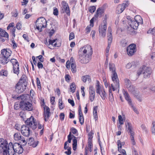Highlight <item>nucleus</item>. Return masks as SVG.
<instances>
[{"label":"nucleus","instance_id":"1","mask_svg":"<svg viewBox=\"0 0 155 155\" xmlns=\"http://www.w3.org/2000/svg\"><path fill=\"white\" fill-rule=\"evenodd\" d=\"M93 53L91 47L89 45H87L79 49L78 54L79 60L82 63H87L91 59Z\"/></svg>","mask_w":155,"mask_h":155},{"label":"nucleus","instance_id":"2","mask_svg":"<svg viewBox=\"0 0 155 155\" xmlns=\"http://www.w3.org/2000/svg\"><path fill=\"white\" fill-rule=\"evenodd\" d=\"M25 75H23L15 86V91L18 93H22L25 90L27 85V82Z\"/></svg>","mask_w":155,"mask_h":155},{"label":"nucleus","instance_id":"3","mask_svg":"<svg viewBox=\"0 0 155 155\" xmlns=\"http://www.w3.org/2000/svg\"><path fill=\"white\" fill-rule=\"evenodd\" d=\"M20 98L22 100L20 102V108L24 110L28 111H31L33 110V106L31 103L26 101V97L24 95H21Z\"/></svg>","mask_w":155,"mask_h":155},{"label":"nucleus","instance_id":"4","mask_svg":"<svg viewBox=\"0 0 155 155\" xmlns=\"http://www.w3.org/2000/svg\"><path fill=\"white\" fill-rule=\"evenodd\" d=\"M1 61L3 64H6L10 60L9 57L11 56L12 51L8 49H3L1 51Z\"/></svg>","mask_w":155,"mask_h":155},{"label":"nucleus","instance_id":"5","mask_svg":"<svg viewBox=\"0 0 155 155\" xmlns=\"http://www.w3.org/2000/svg\"><path fill=\"white\" fill-rule=\"evenodd\" d=\"M152 73L151 69L150 68L143 66L140 68L137 71V74L139 76L142 73L145 78H149Z\"/></svg>","mask_w":155,"mask_h":155},{"label":"nucleus","instance_id":"6","mask_svg":"<svg viewBox=\"0 0 155 155\" xmlns=\"http://www.w3.org/2000/svg\"><path fill=\"white\" fill-rule=\"evenodd\" d=\"M112 80L114 83L111 84V87L113 91L119 88V82L117 73H112L111 75Z\"/></svg>","mask_w":155,"mask_h":155},{"label":"nucleus","instance_id":"7","mask_svg":"<svg viewBox=\"0 0 155 155\" xmlns=\"http://www.w3.org/2000/svg\"><path fill=\"white\" fill-rule=\"evenodd\" d=\"M36 28L39 31H41L42 28H45L47 26V21L43 17L38 18L36 21Z\"/></svg>","mask_w":155,"mask_h":155},{"label":"nucleus","instance_id":"8","mask_svg":"<svg viewBox=\"0 0 155 155\" xmlns=\"http://www.w3.org/2000/svg\"><path fill=\"white\" fill-rule=\"evenodd\" d=\"M126 126L127 130L129 131V132L130 133V137L131 143L133 145H134L135 144L136 142L134 139V133L133 130V127L131 124L127 122V123H126Z\"/></svg>","mask_w":155,"mask_h":155},{"label":"nucleus","instance_id":"9","mask_svg":"<svg viewBox=\"0 0 155 155\" xmlns=\"http://www.w3.org/2000/svg\"><path fill=\"white\" fill-rule=\"evenodd\" d=\"M95 88L96 93L99 94L102 99H104L106 97V93L104 89L101 87L98 81H96Z\"/></svg>","mask_w":155,"mask_h":155},{"label":"nucleus","instance_id":"10","mask_svg":"<svg viewBox=\"0 0 155 155\" xmlns=\"http://www.w3.org/2000/svg\"><path fill=\"white\" fill-rule=\"evenodd\" d=\"M128 1H125L122 4L118 5L116 8V12L119 14L121 13L129 5Z\"/></svg>","mask_w":155,"mask_h":155},{"label":"nucleus","instance_id":"11","mask_svg":"<svg viewBox=\"0 0 155 155\" xmlns=\"http://www.w3.org/2000/svg\"><path fill=\"white\" fill-rule=\"evenodd\" d=\"M34 117L31 116L29 118L27 119L25 123L33 129H35L37 127V123Z\"/></svg>","mask_w":155,"mask_h":155},{"label":"nucleus","instance_id":"12","mask_svg":"<svg viewBox=\"0 0 155 155\" xmlns=\"http://www.w3.org/2000/svg\"><path fill=\"white\" fill-rule=\"evenodd\" d=\"M126 51L128 55L132 56L136 51V45L134 44H130L127 48Z\"/></svg>","mask_w":155,"mask_h":155},{"label":"nucleus","instance_id":"13","mask_svg":"<svg viewBox=\"0 0 155 155\" xmlns=\"http://www.w3.org/2000/svg\"><path fill=\"white\" fill-rule=\"evenodd\" d=\"M73 138V148L74 150H75L77 149V137L74 136L73 135H71V132L69 133V134L68 136V143H71V140L72 138Z\"/></svg>","mask_w":155,"mask_h":155},{"label":"nucleus","instance_id":"14","mask_svg":"<svg viewBox=\"0 0 155 155\" xmlns=\"http://www.w3.org/2000/svg\"><path fill=\"white\" fill-rule=\"evenodd\" d=\"M10 62L12 63L13 65L14 73L18 75L19 72L18 62L15 59H11L10 60Z\"/></svg>","mask_w":155,"mask_h":155},{"label":"nucleus","instance_id":"15","mask_svg":"<svg viewBox=\"0 0 155 155\" xmlns=\"http://www.w3.org/2000/svg\"><path fill=\"white\" fill-rule=\"evenodd\" d=\"M14 139L16 141H20V143L23 145H25L26 144L24 138L21 135L20 133H16L14 135Z\"/></svg>","mask_w":155,"mask_h":155},{"label":"nucleus","instance_id":"16","mask_svg":"<svg viewBox=\"0 0 155 155\" xmlns=\"http://www.w3.org/2000/svg\"><path fill=\"white\" fill-rule=\"evenodd\" d=\"M107 23L105 21H104L103 24L99 26V31L100 35L103 37H104L106 34Z\"/></svg>","mask_w":155,"mask_h":155},{"label":"nucleus","instance_id":"17","mask_svg":"<svg viewBox=\"0 0 155 155\" xmlns=\"http://www.w3.org/2000/svg\"><path fill=\"white\" fill-rule=\"evenodd\" d=\"M12 143L10 142L8 144V148L3 151V155H14L15 152L12 147Z\"/></svg>","mask_w":155,"mask_h":155},{"label":"nucleus","instance_id":"18","mask_svg":"<svg viewBox=\"0 0 155 155\" xmlns=\"http://www.w3.org/2000/svg\"><path fill=\"white\" fill-rule=\"evenodd\" d=\"M12 147L14 149V150L15 153L18 154L22 153L23 151V149L21 145L18 143H15L12 145Z\"/></svg>","mask_w":155,"mask_h":155},{"label":"nucleus","instance_id":"19","mask_svg":"<svg viewBox=\"0 0 155 155\" xmlns=\"http://www.w3.org/2000/svg\"><path fill=\"white\" fill-rule=\"evenodd\" d=\"M21 132L24 136L28 137L29 136L31 132L28 127L24 125L21 127Z\"/></svg>","mask_w":155,"mask_h":155},{"label":"nucleus","instance_id":"20","mask_svg":"<svg viewBox=\"0 0 155 155\" xmlns=\"http://www.w3.org/2000/svg\"><path fill=\"white\" fill-rule=\"evenodd\" d=\"M61 9L63 12H65L68 15H70V12L68 4L65 2L63 1L62 3Z\"/></svg>","mask_w":155,"mask_h":155},{"label":"nucleus","instance_id":"21","mask_svg":"<svg viewBox=\"0 0 155 155\" xmlns=\"http://www.w3.org/2000/svg\"><path fill=\"white\" fill-rule=\"evenodd\" d=\"M44 112L43 114L44 119L46 122L48 120L50 116V108L47 106H45L44 108Z\"/></svg>","mask_w":155,"mask_h":155},{"label":"nucleus","instance_id":"22","mask_svg":"<svg viewBox=\"0 0 155 155\" xmlns=\"http://www.w3.org/2000/svg\"><path fill=\"white\" fill-rule=\"evenodd\" d=\"M89 99L91 101H93L95 98V93L94 90L91 86H90L89 87Z\"/></svg>","mask_w":155,"mask_h":155},{"label":"nucleus","instance_id":"23","mask_svg":"<svg viewBox=\"0 0 155 155\" xmlns=\"http://www.w3.org/2000/svg\"><path fill=\"white\" fill-rule=\"evenodd\" d=\"M0 147L3 149V151L6 150L8 147L7 141L3 139H0Z\"/></svg>","mask_w":155,"mask_h":155},{"label":"nucleus","instance_id":"24","mask_svg":"<svg viewBox=\"0 0 155 155\" xmlns=\"http://www.w3.org/2000/svg\"><path fill=\"white\" fill-rule=\"evenodd\" d=\"M129 24L131 28L134 29H137L139 25V24L133 18L130 19L129 21Z\"/></svg>","mask_w":155,"mask_h":155},{"label":"nucleus","instance_id":"25","mask_svg":"<svg viewBox=\"0 0 155 155\" xmlns=\"http://www.w3.org/2000/svg\"><path fill=\"white\" fill-rule=\"evenodd\" d=\"M108 43L111 44L112 41V30L110 27H109L107 30Z\"/></svg>","mask_w":155,"mask_h":155},{"label":"nucleus","instance_id":"26","mask_svg":"<svg viewBox=\"0 0 155 155\" xmlns=\"http://www.w3.org/2000/svg\"><path fill=\"white\" fill-rule=\"evenodd\" d=\"M28 144L31 145L33 147H35L38 144V141H35L33 138H30L28 141Z\"/></svg>","mask_w":155,"mask_h":155},{"label":"nucleus","instance_id":"27","mask_svg":"<svg viewBox=\"0 0 155 155\" xmlns=\"http://www.w3.org/2000/svg\"><path fill=\"white\" fill-rule=\"evenodd\" d=\"M134 20L139 24L143 23V21L142 18L139 15H136L134 18Z\"/></svg>","mask_w":155,"mask_h":155},{"label":"nucleus","instance_id":"28","mask_svg":"<svg viewBox=\"0 0 155 155\" xmlns=\"http://www.w3.org/2000/svg\"><path fill=\"white\" fill-rule=\"evenodd\" d=\"M0 36L2 37H6L8 38V35L5 31L3 30V29L0 28Z\"/></svg>","mask_w":155,"mask_h":155},{"label":"nucleus","instance_id":"29","mask_svg":"<svg viewBox=\"0 0 155 155\" xmlns=\"http://www.w3.org/2000/svg\"><path fill=\"white\" fill-rule=\"evenodd\" d=\"M93 147L92 143V142H88L87 146L86 147L85 150L87 151H89L91 152L92 151V148Z\"/></svg>","mask_w":155,"mask_h":155},{"label":"nucleus","instance_id":"30","mask_svg":"<svg viewBox=\"0 0 155 155\" xmlns=\"http://www.w3.org/2000/svg\"><path fill=\"white\" fill-rule=\"evenodd\" d=\"M97 106L94 107L93 108V115L94 119L96 121L97 119Z\"/></svg>","mask_w":155,"mask_h":155},{"label":"nucleus","instance_id":"31","mask_svg":"<svg viewBox=\"0 0 155 155\" xmlns=\"http://www.w3.org/2000/svg\"><path fill=\"white\" fill-rule=\"evenodd\" d=\"M124 81L125 85H126L127 88H129V90H130L131 87V83L130 81L127 79H125Z\"/></svg>","mask_w":155,"mask_h":155},{"label":"nucleus","instance_id":"32","mask_svg":"<svg viewBox=\"0 0 155 155\" xmlns=\"http://www.w3.org/2000/svg\"><path fill=\"white\" fill-rule=\"evenodd\" d=\"M111 45V44L108 43V46L107 48H106V63L107 62V59H108V53L109 52V51L110 50V46Z\"/></svg>","mask_w":155,"mask_h":155},{"label":"nucleus","instance_id":"33","mask_svg":"<svg viewBox=\"0 0 155 155\" xmlns=\"http://www.w3.org/2000/svg\"><path fill=\"white\" fill-rule=\"evenodd\" d=\"M97 15L96 17H98L99 16H101V15L104 13V9L102 8H98L97 11Z\"/></svg>","mask_w":155,"mask_h":155},{"label":"nucleus","instance_id":"34","mask_svg":"<svg viewBox=\"0 0 155 155\" xmlns=\"http://www.w3.org/2000/svg\"><path fill=\"white\" fill-rule=\"evenodd\" d=\"M111 88L110 87H109V101L112 104H113V102L114 101L113 96V94L111 92V90L110 89Z\"/></svg>","mask_w":155,"mask_h":155},{"label":"nucleus","instance_id":"35","mask_svg":"<svg viewBox=\"0 0 155 155\" xmlns=\"http://www.w3.org/2000/svg\"><path fill=\"white\" fill-rule=\"evenodd\" d=\"M109 66L110 71H111L112 73L115 72V68L114 64H109Z\"/></svg>","mask_w":155,"mask_h":155},{"label":"nucleus","instance_id":"36","mask_svg":"<svg viewBox=\"0 0 155 155\" xmlns=\"http://www.w3.org/2000/svg\"><path fill=\"white\" fill-rule=\"evenodd\" d=\"M124 94L126 100H127L129 104V102L132 101L130 99V97L128 94V93L126 91H124Z\"/></svg>","mask_w":155,"mask_h":155},{"label":"nucleus","instance_id":"37","mask_svg":"<svg viewBox=\"0 0 155 155\" xmlns=\"http://www.w3.org/2000/svg\"><path fill=\"white\" fill-rule=\"evenodd\" d=\"M151 131L154 135H155V121H153L152 124V126L151 127Z\"/></svg>","mask_w":155,"mask_h":155},{"label":"nucleus","instance_id":"38","mask_svg":"<svg viewBox=\"0 0 155 155\" xmlns=\"http://www.w3.org/2000/svg\"><path fill=\"white\" fill-rule=\"evenodd\" d=\"M70 88L71 90V92L72 93L75 92L76 87L75 84L74 83H72L70 84Z\"/></svg>","mask_w":155,"mask_h":155},{"label":"nucleus","instance_id":"39","mask_svg":"<svg viewBox=\"0 0 155 155\" xmlns=\"http://www.w3.org/2000/svg\"><path fill=\"white\" fill-rule=\"evenodd\" d=\"M71 69L73 73H75L77 71L76 65L75 64H71Z\"/></svg>","mask_w":155,"mask_h":155},{"label":"nucleus","instance_id":"40","mask_svg":"<svg viewBox=\"0 0 155 155\" xmlns=\"http://www.w3.org/2000/svg\"><path fill=\"white\" fill-rule=\"evenodd\" d=\"M93 133L92 131H91L88 134V142H92V139L93 138Z\"/></svg>","mask_w":155,"mask_h":155},{"label":"nucleus","instance_id":"41","mask_svg":"<svg viewBox=\"0 0 155 155\" xmlns=\"http://www.w3.org/2000/svg\"><path fill=\"white\" fill-rule=\"evenodd\" d=\"M96 9V7L94 6H91L89 8V11L91 13H94Z\"/></svg>","mask_w":155,"mask_h":155},{"label":"nucleus","instance_id":"42","mask_svg":"<svg viewBox=\"0 0 155 155\" xmlns=\"http://www.w3.org/2000/svg\"><path fill=\"white\" fill-rule=\"evenodd\" d=\"M118 120L119 124L120 125H122L124 124L123 119L121 115H119L118 117Z\"/></svg>","mask_w":155,"mask_h":155},{"label":"nucleus","instance_id":"43","mask_svg":"<svg viewBox=\"0 0 155 155\" xmlns=\"http://www.w3.org/2000/svg\"><path fill=\"white\" fill-rule=\"evenodd\" d=\"M120 44L122 46H125L127 44V41L124 39H122L120 41Z\"/></svg>","mask_w":155,"mask_h":155},{"label":"nucleus","instance_id":"44","mask_svg":"<svg viewBox=\"0 0 155 155\" xmlns=\"http://www.w3.org/2000/svg\"><path fill=\"white\" fill-rule=\"evenodd\" d=\"M89 76L88 75H85L82 76V81L84 82H85L87 80V79H89Z\"/></svg>","mask_w":155,"mask_h":155},{"label":"nucleus","instance_id":"45","mask_svg":"<svg viewBox=\"0 0 155 155\" xmlns=\"http://www.w3.org/2000/svg\"><path fill=\"white\" fill-rule=\"evenodd\" d=\"M79 120L80 124L82 125L84 123V119L83 116H81L80 115V116L79 117Z\"/></svg>","mask_w":155,"mask_h":155},{"label":"nucleus","instance_id":"46","mask_svg":"<svg viewBox=\"0 0 155 155\" xmlns=\"http://www.w3.org/2000/svg\"><path fill=\"white\" fill-rule=\"evenodd\" d=\"M53 14L54 15L56 16L58 15V10L56 8H54Z\"/></svg>","mask_w":155,"mask_h":155},{"label":"nucleus","instance_id":"47","mask_svg":"<svg viewBox=\"0 0 155 155\" xmlns=\"http://www.w3.org/2000/svg\"><path fill=\"white\" fill-rule=\"evenodd\" d=\"M118 151L120 153H122L123 155H127L126 152L125 150L122 149V148H120L118 150Z\"/></svg>","mask_w":155,"mask_h":155},{"label":"nucleus","instance_id":"48","mask_svg":"<svg viewBox=\"0 0 155 155\" xmlns=\"http://www.w3.org/2000/svg\"><path fill=\"white\" fill-rule=\"evenodd\" d=\"M74 38V35L73 32H71L70 33L69 37V40H71L73 39Z\"/></svg>","mask_w":155,"mask_h":155},{"label":"nucleus","instance_id":"49","mask_svg":"<svg viewBox=\"0 0 155 155\" xmlns=\"http://www.w3.org/2000/svg\"><path fill=\"white\" fill-rule=\"evenodd\" d=\"M71 130L74 134H75L78 133L77 130L74 127H72L71 129Z\"/></svg>","mask_w":155,"mask_h":155},{"label":"nucleus","instance_id":"50","mask_svg":"<svg viewBox=\"0 0 155 155\" xmlns=\"http://www.w3.org/2000/svg\"><path fill=\"white\" fill-rule=\"evenodd\" d=\"M122 144H124V143H121L120 140H118L117 145L118 150H119V149L120 148H121L122 145Z\"/></svg>","mask_w":155,"mask_h":155},{"label":"nucleus","instance_id":"51","mask_svg":"<svg viewBox=\"0 0 155 155\" xmlns=\"http://www.w3.org/2000/svg\"><path fill=\"white\" fill-rule=\"evenodd\" d=\"M70 76L69 74H66L65 76V81L67 82H68L70 80Z\"/></svg>","mask_w":155,"mask_h":155},{"label":"nucleus","instance_id":"52","mask_svg":"<svg viewBox=\"0 0 155 155\" xmlns=\"http://www.w3.org/2000/svg\"><path fill=\"white\" fill-rule=\"evenodd\" d=\"M20 107V104L19 105L17 103H15L14 105V108L15 109L17 110L19 109V108Z\"/></svg>","mask_w":155,"mask_h":155},{"label":"nucleus","instance_id":"53","mask_svg":"<svg viewBox=\"0 0 155 155\" xmlns=\"http://www.w3.org/2000/svg\"><path fill=\"white\" fill-rule=\"evenodd\" d=\"M57 40V39H56L54 40H51L49 39V45H53V44L56 42V41Z\"/></svg>","mask_w":155,"mask_h":155},{"label":"nucleus","instance_id":"54","mask_svg":"<svg viewBox=\"0 0 155 155\" xmlns=\"http://www.w3.org/2000/svg\"><path fill=\"white\" fill-rule=\"evenodd\" d=\"M16 27L18 29L20 30L21 28V24L20 23H18L16 24Z\"/></svg>","mask_w":155,"mask_h":155},{"label":"nucleus","instance_id":"55","mask_svg":"<svg viewBox=\"0 0 155 155\" xmlns=\"http://www.w3.org/2000/svg\"><path fill=\"white\" fill-rule=\"evenodd\" d=\"M37 84L38 86V88H39L41 87L40 82L39 79L38 78H37Z\"/></svg>","mask_w":155,"mask_h":155},{"label":"nucleus","instance_id":"56","mask_svg":"<svg viewBox=\"0 0 155 155\" xmlns=\"http://www.w3.org/2000/svg\"><path fill=\"white\" fill-rule=\"evenodd\" d=\"M23 37L25 40L27 41H28V35L26 34H24L23 35Z\"/></svg>","mask_w":155,"mask_h":155},{"label":"nucleus","instance_id":"57","mask_svg":"<svg viewBox=\"0 0 155 155\" xmlns=\"http://www.w3.org/2000/svg\"><path fill=\"white\" fill-rule=\"evenodd\" d=\"M68 102L72 106H74V101L73 100H71L69 99H68Z\"/></svg>","mask_w":155,"mask_h":155},{"label":"nucleus","instance_id":"58","mask_svg":"<svg viewBox=\"0 0 155 155\" xmlns=\"http://www.w3.org/2000/svg\"><path fill=\"white\" fill-rule=\"evenodd\" d=\"M91 26H90V25L89 26H88L86 28V33H89L90 31H91Z\"/></svg>","mask_w":155,"mask_h":155},{"label":"nucleus","instance_id":"59","mask_svg":"<svg viewBox=\"0 0 155 155\" xmlns=\"http://www.w3.org/2000/svg\"><path fill=\"white\" fill-rule=\"evenodd\" d=\"M64 114L63 113H61L60 115V118L61 120H64Z\"/></svg>","mask_w":155,"mask_h":155},{"label":"nucleus","instance_id":"60","mask_svg":"<svg viewBox=\"0 0 155 155\" xmlns=\"http://www.w3.org/2000/svg\"><path fill=\"white\" fill-rule=\"evenodd\" d=\"M66 67L68 69H69L70 68V61H68L66 64Z\"/></svg>","mask_w":155,"mask_h":155},{"label":"nucleus","instance_id":"61","mask_svg":"<svg viewBox=\"0 0 155 155\" xmlns=\"http://www.w3.org/2000/svg\"><path fill=\"white\" fill-rule=\"evenodd\" d=\"M94 18H92L90 21V26H91V27H93L94 26Z\"/></svg>","mask_w":155,"mask_h":155},{"label":"nucleus","instance_id":"62","mask_svg":"<svg viewBox=\"0 0 155 155\" xmlns=\"http://www.w3.org/2000/svg\"><path fill=\"white\" fill-rule=\"evenodd\" d=\"M54 99L55 98L54 97H52L50 98V102L52 104H54V103L55 101Z\"/></svg>","mask_w":155,"mask_h":155},{"label":"nucleus","instance_id":"63","mask_svg":"<svg viewBox=\"0 0 155 155\" xmlns=\"http://www.w3.org/2000/svg\"><path fill=\"white\" fill-rule=\"evenodd\" d=\"M15 28H13L11 29V32L13 36L15 37Z\"/></svg>","mask_w":155,"mask_h":155},{"label":"nucleus","instance_id":"64","mask_svg":"<svg viewBox=\"0 0 155 155\" xmlns=\"http://www.w3.org/2000/svg\"><path fill=\"white\" fill-rule=\"evenodd\" d=\"M37 57L39 59V61L41 62H43L44 61L43 58V56L41 55H40L38 56H37Z\"/></svg>","mask_w":155,"mask_h":155}]
</instances>
